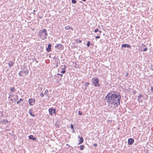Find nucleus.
<instances>
[{
	"label": "nucleus",
	"instance_id": "1",
	"mask_svg": "<svg viewBox=\"0 0 153 153\" xmlns=\"http://www.w3.org/2000/svg\"><path fill=\"white\" fill-rule=\"evenodd\" d=\"M121 97L120 95L110 92L105 97V99L108 104L114 108L117 107L120 105Z\"/></svg>",
	"mask_w": 153,
	"mask_h": 153
},
{
	"label": "nucleus",
	"instance_id": "2",
	"mask_svg": "<svg viewBox=\"0 0 153 153\" xmlns=\"http://www.w3.org/2000/svg\"><path fill=\"white\" fill-rule=\"evenodd\" d=\"M92 81L93 84L95 86L99 87L100 84L99 83V79L97 77L92 79Z\"/></svg>",
	"mask_w": 153,
	"mask_h": 153
},
{
	"label": "nucleus",
	"instance_id": "3",
	"mask_svg": "<svg viewBox=\"0 0 153 153\" xmlns=\"http://www.w3.org/2000/svg\"><path fill=\"white\" fill-rule=\"evenodd\" d=\"M10 100L12 102H16L18 99V96L14 94L10 95L8 97Z\"/></svg>",
	"mask_w": 153,
	"mask_h": 153
},
{
	"label": "nucleus",
	"instance_id": "4",
	"mask_svg": "<svg viewBox=\"0 0 153 153\" xmlns=\"http://www.w3.org/2000/svg\"><path fill=\"white\" fill-rule=\"evenodd\" d=\"M143 95H140L138 96L137 100L139 102H143L144 100H146L148 98V96L146 95L145 97Z\"/></svg>",
	"mask_w": 153,
	"mask_h": 153
},
{
	"label": "nucleus",
	"instance_id": "5",
	"mask_svg": "<svg viewBox=\"0 0 153 153\" xmlns=\"http://www.w3.org/2000/svg\"><path fill=\"white\" fill-rule=\"evenodd\" d=\"M35 99L34 98H30L28 100L29 104L31 106L35 104Z\"/></svg>",
	"mask_w": 153,
	"mask_h": 153
},
{
	"label": "nucleus",
	"instance_id": "6",
	"mask_svg": "<svg viewBox=\"0 0 153 153\" xmlns=\"http://www.w3.org/2000/svg\"><path fill=\"white\" fill-rule=\"evenodd\" d=\"M53 111V113H54L55 114H56V109H53L52 108H50L49 109V114L50 115H52L53 113H52V111Z\"/></svg>",
	"mask_w": 153,
	"mask_h": 153
},
{
	"label": "nucleus",
	"instance_id": "7",
	"mask_svg": "<svg viewBox=\"0 0 153 153\" xmlns=\"http://www.w3.org/2000/svg\"><path fill=\"white\" fill-rule=\"evenodd\" d=\"M55 48L58 49H62L63 48V46L60 44H57L55 46Z\"/></svg>",
	"mask_w": 153,
	"mask_h": 153
},
{
	"label": "nucleus",
	"instance_id": "8",
	"mask_svg": "<svg viewBox=\"0 0 153 153\" xmlns=\"http://www.w3.org/2000/svg\"><path fill=\"white\" fill-rule=\"evenodd\" d=\"M141 47L142 48H143V50L142 49L141 50V51H146L148 50L147 47L143 44H141Z\"/></svg>",
	"mask_w": 153,
	"mask_h": 153
},
{
	"label": "nucleus",
	"instance_id": "9",
	"mask_svg": "<svg viewBox=\"0 0 153 153\" xmlns=\"http://www.w3.org/2000/svg\"><path fill=\"white\" fill-rule=\"evenodd\" d=\"M134 141L133 139L130 138L128 139V144L131 145L133 143Z\"/></svg>",
	"mask_w": 153,
	"mask_h": 153
},
{
	"label": "nucleus",
	"instance_id": "10",
	"mask_svg": "<svg viewBox=\"0 0 153 153\" xmlns=\"http://www.w3.org/2000/svg\"><path fill=\"white\" fill-rule=\"evenodd\" d=\"M41 31H42V30H41ZM42 32H43L45 33V36L44 38H42V39L44 40L45 39H46L47 33V30L46 29H44L42 30Z\"/></svg>",
	"mask_w": 153,
	"mask_h": 153
},
{
	"label": "nucleus",
	"instance_id": "11",
	"mask_svg": "<svg viewBox=\"0 0 153 153\" xmlns=\"http://www.w3.org/2000/svg\"><path fill=\"white\" fill-rule=\"evenodd\" d=\"M78 137L79 138V140H78L79 141V144H80L83 142V139L82 137L78 136Z\"/></svg>",
	"mask_w": 153,
	"mask_h": 153
},
{
	"label": "nucleus",
	"instance_id": "12",
	"mask_svg": "<svg viewBox=\"0 0 153 153\" xmlns=\"http://www.w3.org/2000/svg\"><path fill=\"white\" fill-rule=\"evenodd\" d=\"M29 138L30 139H32L33 140H36V138L35 137H34L32 135H30L29 136Z\"/></svg>",
	"mask_w": 153,
	"mask_h": 153
},
{
	"label": "nucleus",
	"instance_id": "13",
	"mask_svg": "<svg viewBox=\"0 0 153 153\" xmlns=\"http://www.w3.org/2000/svg\"><path fill=\"white\" fill-rule=\"evenodd\" d=\"M14 62L12 61H10L8 63V65L9 67H11L14 65Z\"/></svg>",
	"mask_w": 153,
	"mask_h": 153
},
{
	"label": "nucleus",
	"instance_id": "14",
	"mask_svg": "<svg viewBox=\"0 0 153 153\" xmlns=\"http://www.w3.org/2000/svg\"><path fill=\"white\" fill-rule=\"evenodd\" d=\"M51 44H49L48 45V47L46 49L47 51L49 52L51 51Z\"/></svg>",
	"mask_w": 153,
	"mask_h": 153
},
{
	"label": "nucleus",
	"instance_id": "15",
	"mask_svg": "<svg viewBox=\"0 0 153 153\" xmlns=\"http://www.w3.org/2000/svg\"><path fill=\"white\" fill-rule=\"evenodd\" d=\"M122 47H127L128 48H131V46L130 45L128 44H123L122 45Z\"/></svg>",
	"mask_w": 153,
	"mask_h": 153
},
{
	"label": "nucleus",
	"instance_id": "16",
	"mask_svg": "<svg viewBox=\"0 0 153 153\" xmlns=\"http://www.w3.org/2000/svg\"><path fill=\"white\" fill-rule=\"evenodd\" d=\"M65 28L66 30H68V29H71L72 30H73V28L72 27L69 25H67V26H66L65 27Z\"/></svg>",
	"mask_w": 153,
	"mask_h": 153
},
{
	"label": "nucleus",
	"instance_id": "17",
	"mask_svg": "<svg viewBox=\"0 0 153 153\" xmlns=\"http://www.w3.org/2000/svg\"><path fill=\"white\" fill-rule=\"evenodd\" d=\"M32 112H33V110L32 109H30L29 110V114H30V115L31 116L33 117H34L35 116V115L33 114Z\"/></svg>",
	"mask_w": 153,
	"mask_h": 153
},
{
	"label": "nucleus",
	"instance_id": "18",
	"mask_svg": "<svg viewBox=\"0 0 153 153\" xmlns=\"http://www.w3.org/2000/svg\"><path fill=\"white\" fill-rule=\"evenodd\" d=\"M10 90L12 92H14L15 91V88L14 87H11L10 88Z\"/></svg>",
	"mask_w": 153,
	"mask_h": 153
},
{
	"label": "nucleus",
	"instance_id": "19",
	"mask_svg": "<svg viewBox=\"0 0 153 153\" xmlns=\"http://www.w3.org/2000/svg\"><path fill=\"white\" fill-rule=\"evenodd\" d=\"M85 148L84 146L83 145H81L80 146V148L81 150H83Z\"/></svg>",
	"mask_w": 153,
	"mask_h": 153
},
{
	"label": "nucleus",
	"instance_id": "20",
	"mask_svg": "<svg viewBox=\"0 0 153 153\" xmlns=\"http://www.w3.org/2000/svg\"><path fill=\"white\" fill-rule=\"evenodd\" d=\"M23 73H25L26 74H27L29 73L28 71V70H25L24 71H23Z\"/></svg>",
	"mask_w": 153,
	"mask_h": 153
},
{
	"label": "nucleus",
	"instance_id": "21",
	"mask_svg": "<svg viewBox=\"0 0 153 153\" xmlns=\"http://www.w3.org/2000/svg\"><path fill=\"white\" fill-rule=\"evenodd\" d=\"M22 73H23V71H20V72H19V76H22L23 75L22 74Z\"/></svg>",
	"mask_w": 153,
	"mask_h": 153
},
{
	"label": "nucleus",
	"instance_id": "22",
	"mask_svg": "<svg viewBox=\"0 0 153 153\" xmlns=\"http://www.w3.org/2000/svg\"><path fill=\"white\" fill-rule=\"evenodd\" d=\"M48 90H47V89H46L45 93H44V94H45V95H48Z\"/></svg>",
	"mask_w": 153,
	"mask_h": 153
},
{
	"label": "nucleus",
	"instance_id": "23",
	"mask_svg": "<svg viewBox=\"0 0 153 153\" xmlns=\"http://www.w3.org/2000/svg\"><path fill=\"white\" fill-rule=\"evenodd\" d=\"M23 100V99L22 98L20 99L17 102V103L19 104L20 103V102L22 101Z\"/></svg>",
	"mask_w": 153,
	"mask_h": 153
},
{
	"label": "nucleus",
	"instance_id": "24",
	"mask_svg": "<svg viewBox=\"0 0 153 153\" xmlns=\"http://www.w3.org/2000/svg\"><path fill=\"white\" fill-rule=\"evenodd\" d=\"M90 42L89 41L87 43V46L88 47L90 46Z\"/></svg>",
	"mask_w": 153,
	"mask_h": 153
},
{
	"label": "nucleus",
	"instance_id": "25",
	"mask_svg": "<svg viewBox=\"0 0 153 153\" xmlns=\"http://www.w3.org/2000/svg\"><path fill=\"white\" fill-rule=\"evenodd\" d=\"M71 128L72 130H74V126L72 124L71 125Z\"/></svg>",
	"mask_w": 153,
	"mask_h": 153
},
{
	"label": "nucleus",
	"instance_id": "26",
	"mask_svg": "<svg viewBox=\"0 0 153 153\" xmlns=\"http://www.w3.org/2000/svg\"><path fill=\"white\" fill-rule=\"evenodd\" d=\"M71 1L73 4H75L76 2L75 0H71Z\"/></svg>",
	"mask_w": 153,
	"mask_h": 153
},
{
	"label": "nucleus",
	"instance_id": "27",
	"mask_svg": "<svg viewBox=\"0 0 153 153\" xmlns=\"http://www.w3.org/2000/svg\"><path fill=\"white\" fill-rule=\"evenodd\" d=\"M99 30L98 28H96L94 30V32L95 33H97V32L99 31Z\"/></svg>",
	"mask_w": 153,
	"mask_h": 153
},
{
	"label": "nucleus",
	"instance_id": "28",
	"mask_svg": "<svg viewBox=\"0 0 153 153\" xmlns=\"http://www.w3.org/2000/svg\"><path fill=\"white\" fill-rule=\"evenodd\" d=\"M89 84V82L86 83L84 85L86 87H87L88 85Z\"/></svg>",
	"mask_w": 153,
	"mask_h": 153
},
{
	"label": "nucleus",
	"instance_id": "29",
	"mask_svg": "<svg viewBox=\"0 0 153 153\" xmlns=\"http://www.w3.org/2000/svg\"><path fill=\"white\" fill-rule=\"evenodd\" d=\"M78 114L79 115H81L82 114V113L81 111H78Z\"/></svg>",
	"mask_w": 153,
	"mask_h": 153
},
{
	"label": "nucleus",
	"instance_id": "30",
	"mask_svg": "<svg viewBox=\"0 0 153 153\" xmlns=\"http://www.w3.org/2000/svg\"><path fill=\"white\" fill-rule=\"evenodd\" d=\"M40 96L42 97H43L44 96V94L43 93H41L40 94Z\"/></svg>",
	"mask_w": 153,
	"mask_h": 153
},
{
	"label": "nucleus",
	"instance_id": "31",
	"mask_svg": "<svg viewBox=\"0 0 153 153\" xmlns=\"http://www.w3.org/2000/svg\"><path fill=\"white\" fill-rule=\"evenodd\" d=\"M65 70H62V71L61 72V73L63 74L65 73Z\"/></svg>",
	"mask_w": 153,
	"mask_h": 153
},
{
	"label": "nucleus",
	"instance_id": "32",
	"mask_svg": "<svg viewBox=\"0 0 153 153\" xmlns=\"http://www.w3.org/2000/svg\"><path fill=\"white\" fill-rule=\"evenodd\" d=\"M100 36H97L95 37V38L96 39H99L100 38Z\"/></svg>",
	"mask_w": 153,
	"mask_h": 153
},
{
	"label": "nucleus",
	"instance_id": "33",
	"mask_svg": "<svg viewBox=\"0 0 153 153\" xmlns=\"http://www.w3.org/2000/svg\"><path fill=\"white\" fill-rule=\"evenodd\" d=\"M63 67H64V68H63V69L65 70L66 68V66L65 65H64L63 66Z\"/></svg>",
	"mask_w": 153,
	"mask_h": 153
},
{
	"label": "nucleus",
	"instance_id": "34",
	"mask_svg": "<svg viewBox=\"0 0 153 153\" xmlns=\"http://www.w3.org/2000/svg\"><path fill=\"white\" fill-rule=\"evenodd\" d=\"M58 75H59L61 76H63V75L62 74H61L59 73L57 74Z\"/></svg>",
	"mask_w": 153,
	"mask_h": 153
},
{
	"label": "nucleus",
	"instance_id": "35",
	"mask_svg": "<svg viewBox=\"0 0 153 153\" xmlns=\"http://www.w3.org/2000/svg\"><path fill=\"white\" fill-rule=\"evenodd\" d=\"M93 145H94V146H95V147H96V146H97V144H93Z\"/></svg>",
	"mask_w": 153,
	"mask_h": 153
},
{
	"label": "nucleus",
	"instance_id": "36",
	"mask_svg": "<svg viewBox=\"0 0 153 153\" xmlns=\"http://www.w3.org/2000/svg\"><path fill=\"white\" fill-rule=\"evenodd\" d=\"M151 90L153 92V87H152L151 88Z\"/></svg>",
	"mask_w": 153,
	"mask_h": 153
},
{
	"label": "nucleus",
	"instance_id": "37",
	"mask_svg": "<svg viewBox=\"0 0 153 153\" xmlns=\"http://www.w3.org/2000/svg\"><path fill=\"white\" fill-rule=\"evenodd\" d=\"M79 43H81L82 42V41L80 40H79Z\"/></svg>",
	"mask_w": 153,
	"mask_h": 153
},
{
	"label": "nucleus",
	"instance_id": "38",
	"mask_svg": "<svg viewBox=\"0 0 153 153\" xmlns=\"http://www.w3.org/2000/svg\"><path fill=\"white\" fill-rule=\"evenodd\" d=\"M99 32L100 33H101L102 32L101 31H100Z\"/></svg>",
	"mask_w": 153,
	"mask_h": 153
},
{
	"label": "nucleus",
	"instance_id": "39",
	"mask_svg": "<svg viewBox=\"0 0 153 153\" xmlns=\"http://www.w3.org/2000/svg\"><path fill=\"white\" fill-rule=\"evenodd\" d=\"M33 11L34 12H35V10H33Z\"/></svg>",
	"mask_w": 153,
	"mask_h": 153
},
{
	"label": "nucleus",
	"instance_id": "40",
	"mask_svg": "<svg viewBox=\"0 0 153 153\" xmlns=\"http://www.w3.org/2000/svg\"><path fill=\"white\" fill-rule=\"evenodd\" d=\"M118 129H119V127H118Z\"/></svg>",
	"mask_w": 153,
	"mask_h": 153
},
{
	"label": "nucleus",
	"instance_id": "41",
	"mask_svg": "<svg viewBox=\"0 0 153 153\" xmlns=\"http://www.w3.org/2000/svg\"><path fill=\"white\" fill-rule=\"evenodd\" d=\"M152 71H153V69H152Z\"/></svg>",
	"mask_w": 153,
	"mask_h": 153
}]
</instances>
